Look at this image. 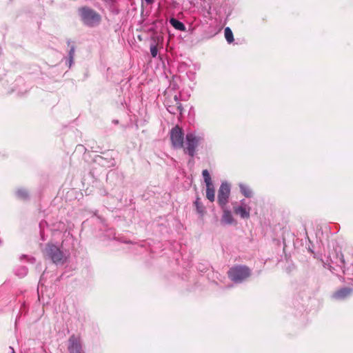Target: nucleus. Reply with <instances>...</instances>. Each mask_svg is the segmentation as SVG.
Returning <instances> with one entry per match:
<instances>
[{
    "mask_svg": "<svg viewBox=\"0 0 353 353\" xmlns=\"http://www.w3.org/2000/svg\"><path fill=\"white\" fill-rule=\"evenodd\" d=\"M231 185L228 181H223L221 183L217 196V201L221 208L226 206L230 196Z\"/></svg>",
    "mask_w": 353,
    "mask_h": 353,
    "instance_id": "nucleus-5",
    "label": "nucleus"
},
{
    "mask_svg": "<svg viewBox=\"0 0 353 353\" xmlns=\"http://www.w3.org/2000/svg\"><path fill=\"white\" fill-rule=\"evenodd\" d=\"M150 53H151V55L152 56V57H154V58L157 56L158 49H157V45L152 44L150 46Z\"/></svg>",
    "mask_w": 353,
    "mask_h": 353,
    "instance_id": "nucleus-16",
    "label": "nucleus"
},
{
    "mask_svg": "<svg viewBox=\"0 0 353 353\" xmlns=\"http://www.w3.org/2000/svg\"><path fill=\"white\" fill-rule=\"evenodd\" d=\"M74 48H72L70 50V59H72V57H73V54H74Z\"/></svg>",
    "mask_w": 353,
    "mask_h": 353,
    "instance_id": "nucleus-19",
    "label": "nucleus"
},
{
    "mask_svg": "<svg viewBox=\"0 0 353 353\" xmlns=\"http://www.w3.org/2000/svg\"><path fill=\"white\" fill-rule=\"evenodd\" d=\"M80 15L83 23L89 26L98 25L101 20L100 16L88 8H81L80 10Z\"/></svg>",
    "mask_w": 353,
    "mask_h": 353,
    "instance_id": "nucleus-3",
    "label": "nucleus"
},
{
    "mask_svg": "<svg viewBox=\"0 0 353 353\" xmlns=\"http://www.w3.org/2000/svg\"><path fill=\"white\" fill-rule=\"evenodd\" d=\"M17 194L21 199H26L28 196V192L25 190L20 189L17 191Z\"/></svg>",
    "mask_w": 353,
    "mask_h": 353,
    "instance_id": "nucleus-17",
    "label": "nucleus"
},
{
    "mask_svg": "<svg viewBox=\"0 0 353 353\" xmlns=\"http://www.w3.org/2000/svg\"><path fill=\"white\" fill-rule=\"evenodd\" d=\"M174 105H166L168 111L173 114H182L183 108L176 95L174 96Z\"/></svg>",
    "mask_w": 353,
    "mask_h": 353,
    "instance_id": "nucleus-10",
    "label": "nucleus"
},
{
    "mask_svg": "<svg viewBox=\"0 0 353 353\" xmlns=\"http://www.w3.org/2000/svg\"><path fill=\"white\" fill-rule=\"evenodd\" d=\"M239 187L240 189L241 193L246 198H251L253 196V191L251 188L244 183H239Z\"/></svg>",
    "mask_w": 353,
    "mask_h": 353,
    "instance_id": "nucleus-11",
    "label": "nucleus"
},
{
    "mask_svg": "<svg viewBox=\"0 0 353 353\" xmlns=\"http://www.w3.org/2000/svg\"><path fill=\"white\" fill-rule=\"evenodd\" d=\"M353 290L350 288H342L336 290L332 296V297L337 301H343L350 297L352 294Z\"/></svg>",
    "mask_w": 353,
    "mask_h": 353,
    "instance_id": "nucleus-8",
    "label": "nucleus"
},
{
    "mask_svg": "<svg viewBox=\"0 0 353 353\" xmlns=\"http://www.w3.org/2000/svg\"><path fill=\"white\" fill-rule=\"evenodd\" d=\"M10 349H11V350H12V353H15V352H14V349H13L12 347H10Z\"/></svg>",
    "mask_w": 353,
    "mask_h": 353,
    "instance_id": "nucleus-22",
    "label": "nucleus"
},
{
    "mask_svg": "<svg viewBox=\"0 0 353 353\" xmlns=\"http://www.w3.org/2000/svg\"><path fill=\"white\" fill-rule=\"evenodd\" d=\"M233 210L234 213L241 219H248L250 218L251 207L245 199L241 200L239 204L234 205Z\"/></svg>",
    "mask_w": 353,
    "mask_h": 353,
    "instance_id": "nucleus-6",
    "label": "nucleus"
},
{
    "mask_svg": "<svg viewBox=\"0 0 353 353\" xmlns=\"http://www.w3.org/2000/svg\"><path fill=\"white\" fill-rule=\"evenodd\" d=\"M68 350L70 353H81V345L80 339L74 336L69 339Z\"/></svg>",
    "mask_w": 353,
    "mask_h": 353,
    "instance_id": "nucleus-9",
    "label": "nucleus"
},
{
    "mask_svg": "<svg viewBox=\"0 0 353 353\" xmlns=\"http://www.w3.org/2000/svg\"><path fill=\"white\" fill-rule=\"evenodd\" d=\"M224 35L228 43H231L234 41L233 33L229 27H227L224 29Z\"/></svg>",
    "mask_w": 353,
    "mask_h": 353,
    "instance_id": "nucleus-14",
    "label": "nucleus"
},
{
    "mask_svg": "<svg viewBox=\"0 0 353 353\" xmlns=\"http://www.w3.org/2000/svg\"><path fill=\"white\" fill-rule=\"evenodd\" d=\"M44 254L56 264H63L65 261L63 253L54 245L48 244Z\"/></svg>",
    "mask_w": 353,
    "mask_h": 353,
    "instance_id": "nucleus-4",
    "label": "nucleus"
},
{
    "mask_svg": "<svg viewBox=\"0 0 353 353\" xmlns=\"http://www.w3.org/2000/svg\"><path fill=\"white\" fill-rule=\"evenodd\" d=\"M202 176L203 178L204 183H205V185L213 184L211 175L210 174L209 172L207 170H203L202 171Z\"/></svg>",
    "mask_w": 353,
    "mask_h": 353,
    "instance_id": "nucleus-15",
    "label": "nucleus"
},
{
    "mask_svg": "<svg viewBox=\"0 0 353 353\" xmlns=\"http://www.w3.org/2000/svg\"><path fill=\"white\" fill-rule=\"evenodd\" d=\"M170 135L173 148H183L184 152L191 157L195 154V150L198 145V139L194 133H188L184 141L183 130L176 125L171 130Z\"/></svg>",
    "mask_w": 353,
    "mask_h": 353,
    "instance_id": "nucleus-1",
    "label": "nucleus"
},
{
    "mask_svg": "<svg viewBox=\"0 0 353 353\" xmlns=\"http://www.w3.org/2000/svg\"><path fill=\"white\" fill-rule=\"evenodd\" d=\"M221 208L222 210V214L220 219L221 225L223 226L236 225L237 221L234 219L232 211L226 206Z\"/></svg>",
    "mask_w": 353,
    "mask_h": 353,
    "instance_id": "nucleus-7",
    "label": "nucleus"
},
{
    "mask_svg": "<svg viewBox=\"0 0 353 353\" xmlns=\"http://www.w3.org/2000/svg\"><path fill=\"white\" fill-rule=\"evenodd\" d=\"M228 277L235 283H241L251 275V270L245 265L232 267L228 272Z\"/></svg>",
    "mask_w": 353,
    "mask_h": 353,
    "instance_id": "nucleus-2",
    "label": "nucleus"
},
{
    "mask_svg": "<svg viewBox=\"0 0 353 353\" xmlns=\"http://www.w3.org/2000/svg\"><path fill=\"white\" fill-rule=\"evenodd\" d=\"M27 274V270L26 268H22V272L21 273H18L19 275H20L21 276H23L24 275H26Z\"/></svg>",
    "mask_w": 353,
    "mask_h": 353,
    "instance_id": "nucleus-18",
    "label": "nucleus"
},
{
    "mask_svg": "<svg viewBox=\"0 0 353 353\" xmlns=\"http://www.w3.org/2000/svg\"><path fill=\"white\" fill-rule=\"evenodd\" d=\"M148 4H150L153 2V0H145Z\"/></svg>",
    "mask_w": 353,
    "mask_h": 353,
    "instance_id": "nucleus-21",
    "label": "nucleus"
},
{
    "mask_svg": "<svg viewBox=\"0 0 353 353\" xmlns=\"http://www.w3.org/2000/svg\"><path fill=\"white\" fill-rule=\"evenodd\" d=\"M194 205L196 206V210H199V198H196L194 201Z\"/></svg>",
    "mask_w": 353,
    "mask_h": 353,
    "instance_id": "nucleus-20",
    "label": "nucleus"
},
{
    "mask_svg": "<svg viewBox=\"0 0 353 353\" xmlns=\"http://www.w3.org/2000/svg\"><path fill=\"white\" fill-rule=\"evenodd\" d=\"M206 198L211 202L215 200V190L214 184L206 185Z\"/></svg>",
    "mask_w": 353,
    "mask_h": 353,
    "instance_id": "nucleus-12",
    "label": "nucleus"
},
{
    "mask_svg": "<svg viewBox=\"0 0 353 353\" xmlns=\"http://www.w3.org/2000/svg\"><path fill=\"white\" fill-rule=\"evenodd\" d=\"M170 23L176 30L181 31H184L185 30L184 24L174 18L170 19Z\"/></svg>",
    "mask_w": 353,
    "mask_h": 353,
    "instance_id": "nucleus-13",
    "label": "nucleus"
}]
</instances>
